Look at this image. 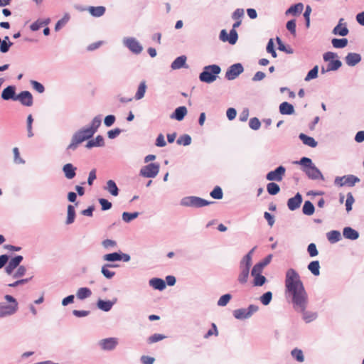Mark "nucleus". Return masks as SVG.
<instances>
[{"instance_id":"f257e3e1","label":"nucleus","mask_w":364,"mask_h":364,"mask_svg":"<svg viewBox=\"0 0 364 364\" xmlns=\"http://www.w3.org/2000/svg\"><path fill=\"white\" fill-rule=\"evenodd\" d=\"M285 287L287 291L291 296V302L294 309L302 313L303 319L309 323L317 318V314L306 311L308 304V295L304 284L300 279L299 274L294 269H289L286 272Z\"/></svg>"},{"instance_id":"f03ea898","label":"nucleus","mask_w":364,"mask_h":364,"mask_svg":"<svg viewBox=\"0 0 364 364\" xmlns=\"http://www.w3.org/2000/svg\"><path fill=\"white\" fill-rule=\"evenodd\" d=\"M101 123L102 115L98 114L92 119L90 127H82L75 132L72 136L70 144L66 148L67 154L70 155V151H75L80 144L90 139L97 132Z\"/></svg>"},{"instance_id":"7ed1b4c3","label":"nucleus","mask_w":364,"mask_h":364,"mask_svg":"<svg viewBox=\"0 0 364 364\" xmlns=\"http://www.w3.org/2000/svg\"><path fill=\"white\" fill-rule=\"evenodd\" d=\"M294 164L301 165V171L309 179L314 181L325 180L321 171L315 166L310 158L304 156L299 161H294Z\"/></svg>"},{"instance_id":"20e7f679","label":"nucleus","mask_w":364,"mask_h":364,"mask_svg":"<svg viewBox=\"0 0 364 364\" xmlns=\"http://www.w3.org/2000/svg\"><path fill=\"white\" fill-rule=\"evenodd\" d=\"M255 248L256 247H253L240 262V274L237 281L241 284H246L248 280L250 269L252 265V257Z\"/></svg>"},{"instance_id":"39448f33","label":"nucleus","mask_w":364,"mask_h":364,"mask_svg":"<svg viewBox=\"0 0 364 364\" xmlns=\"http://www.w3.org/2000/svg\"><path fill=\"white\" fill-rule=\"evenodd\" d=\"M221 68L219 65L213 64L206 65L199 75V80L205 83H212L216 80L218 75L220 73Z\"/></svg>"},{"instance_id":"423d86ee","label":"nucleus","mask_w":364,"mask_h":364,"mask_svg":"<svg viewBox=\"0 0 364 364\" xmlns=\"http://www.w3.org/2000/svg\"><path fill=\"white\" fill-rule=\"evenodd\" d=\"M4 299L9 304L0 303V318L11 316L18 311V304L13 296L6 294Z\"/></svg>"},{"instance_id":"0eeeda50","label":"nucleus","mask_w":364,"mask_h":364,"mask_svg":"<svg viewBox=\"0 0 364 364\" xmlns=\"http://www.w3.org/2000/svg\"><path fill=\"white\" fill-rule=\"evenodd\" d=\"M213 203L197 196H186L181 200L180 204L185 207L201 208Z\"/></svg>"},{"instance_id":"6e6552de","label":"nucleus","mask_w":364,"mask_h":364,"mask_svg":"<svg viewBox=\"0 0 364 364\" xmlns=\"http://www.w3.org/2000/svg\"><path fill=\"white\" fill-rule=\"evenodd\" d=\"M259 307L255 304H250L247 309L241 308L233 311V316L239 320H244L250 318L252 314L257 312Z\"/></svg>"},{"instance_id":"1a4fd4ad","label":"nucleus","mask_w":364,"mask_h":364,"mask_svg":"<svg viewBox=\"0 0 364 364\" xmlns=\"http://www.w3.org/2000/svg\"><path fill=\"white\" fill-rule=\"evenodd\" d=\"M122 41L123 45L133 54L139 55L143 50L141 43L134 37H125Z\"/></svg>"},{"instance_id":"9d476101","label":"nucleus","mask_w":364,"mask_h":364,"mask_svg":"<svg viewBox=\"0 0 364 364\" xmlns=\"http://www.w3.org/2000/svg\"><path fill=\"white\" fill-rule=\"evenodd\" d=\"M286 173V168L283 166H279L274 171H269L266 175V179L269 181L280 182L282 181Z\"/></svg>"},{"instance_id":"9b49d317","label":"nucleus","mask_w":364,"mask_h":364,"mask_svg":"<svg viewBox=\"0 0 364 364\" xmlns=\"http://www.w3.org/2000/svg\"><path fill=\"white\" fill-rule=\"evenodd\" d=\"M244 71L242 65L240 63L230 65L225 73V77L228 80L237 78Z\"/></svg>"},{"instance_id":"f8f14e48","label":"nucleus","mask_w":364,"mask_h":364,"mask_svg":"<svg viewBox=\"0 0 364 364\" xmlns=\"http://www.w3.org/2000/svg\"><path fill=\"white\" fill-rule=\"evenodd\" d=\"M159 171V165L151 163L143 166L140 170V175L146 178H153Z\"/></svg>"},{"instance_id":"ddd939ff","label":"nucleus","mask_w":364,"mask_h":364,"mask_svg":"<svg viewBox=\"0 0 364 364\" xmlns=\"http://www.w3.org/2000/svg\"><path fill=\"white\" fill-rule=\"evenodd\" d=\"M118 345V338L109 337L102 339L99 341V346L103 350L111 351L116 348Z\"/></svg>"},{"instance_id":"4468645a","label":"nucleus","mask_w":364,"mask_h":364,"mask_svg":"<svg viewBox=\"0 0 364 364\" xmlns=\"http://www.w3.org/2000/svg\"><path fill=\"white\" fill-rule=\"evenodd\" d=\"M220 39L223 41H228L231 45H235L238 39V34L236 30L232 28L230 31L229 35L227 33V31L223 29L220 33Z\"/></svg>"},{"instance_id":"2eb2a0df","label":"nucleus","mask_w":364,"mask_h":364,"mask_svg":"<svg viewBox=\"0 0 364 364\" xmlns=\"http://www.w3.org/2000/svg\"><path fill=\"white\" fill-rule=\"evenodd\" d=\"M16 101H19L23 106L31 107L33 103V95L29 91H21L17 95Z\"/></svg>"},{"instance_id":"dca6fc26","label":"nucleus","mask_w":364,"mask_h":364,"mask_svg":"<svg viewBox=\"0 0 364 364\" xmlns=\"http://www.w3.org/2000/svg\"><path fill=\"white\" fill-rule=\"evenodd\" d=\"M117 299L114 298L112 300H103L99 299L96 303L97 307L105 312L109 311L112 306L117 303Z\"/></svg>"},{"instance_id":"f3484780","label":"nucleus","mask_w":364,"mask_h":364,"mask_svg":"<svg viewBox=\"0 0 364 364\" xmlns=\"http://www.w3.org/2000/svg\"><path fill=\"white\" fill-rule=\"evenodd\" d=\"M16 87L14 85H9L1 92V98L4 100L16 101Z\"/></svg>"},{"instance_id":"a211bd4d","label":"nucleus","mask_w":364,"mask_h":364,"mask_svg":"<svg viewBox=\"0 0 364 364\" xmlns=\"http://www.w3.org/2000/svg\"><path fill=\"white\" fill-rule=\"evenodd\" d=\"M302 203V196L297 193L294 197L291 198L287 201V206L290 210L298 209Z\"/></svg>"},{"instance_id":"6ab92c4d","label":"nucleus","mask_w":364,"mask_h":364,"mask_svg":"<svg viewBox=\"0 0 364 364\" xmlns=\"http://www.w3.org/2000/svg\"><path fill=\"white\" fill-rule=\"evenodd\" d=\"M76 170L77 167L70 163L65 164L62 168V171L65 175V177L69 180H71L75 177Z\"/></svg>"},{"instance_id":"aec40b11","label":"nucleus","mask_w":364,"mask_h":364,"mask_svg":"<svg viewBox=\"0 0 364 364\" xmlns=\"http://www.w3.org/2000/svg\"><path fill=\"white\" fill-rule=\"evenodd\" d=\"M346 63L348 66H355L361 61V55L356 53H349L345 58Z\"/></svg>"},{"instance_id":"412c9836","label":"nucleus","mask_w":364,"mask_h":364,"mask_svg":"<svg viewBox=\"0 0 364 364\" xmlns=\"http://www.w3.org/2000/svg\"><path fill=\"white\" fill-rule=\"evenodd\" d=\"M105 146V139L102 135H97L95 139L89 140L85 147L87 149H92L93 147H102Z\"/></svg>"},{"instance_id":"4be33fe9","label":"nucleus","mask_w":364,"mask_h":364,"mask_svg":"<svg viewBox=\"0 0 364 364\" xmlns=\"http://www.w3.org/2000/svg\"><path fill=\"white\" fill-rule=\"evenodd\" d=\"M104 189L109 192L112 196H117L119 193V189L117 183L113 180H108Z\"/></svg>"},{"instance_id":"5701e85b","label":"nucleus","mask_w":364,"mask_h":364,"mask_svg":"<svg viewBox=\"0 0 364 364\" xmlns=\"http://www.w3.org/2000/svg\"><path fill=\"white\" fill-rule=\"evenodd\" d=\"M186 60L187 58L186 55H181L177 57L171 63V68L173 70H177L181 68H187L188 65H186Z\"/></svg>"},{"instance_id":"b1692460","label":"nucleus","mask_w":364,"mask_h":364,"mask_svg":"<svg viewBox=\"0 0 364 364\" xmlns=\"http://www.w3.org/2000/svg\"><path fill=\"white\" fill-rule=\"evenodd\" d=\"M187 108L185 106H181L177 107L175 111L171 115V118L175 119L178 121H181L184 119L187 114Z\"/></svg>"},{"instance_id":"393cba45","label":"nucleus","mask_w":364,"mask_h":364,"mask_svg":"<svg viewBox=\"0 0 364 364\" xmlns=\"http://www.w3.org/2000/svg\"><path fill=\"white\" fill-rule=\"evenodd\" d=\"M343 235L346 239L355 240L359 237V232L350 227H346L343 228Z\"/></svg>"},{"instance_id":"a878e982","label":"nucleus","mask_w":364,"mask_h":364,"mask_svg":"<svg viewBox=\"0 0 364 364\" xmlns=\"http://www.w3.org/2000/svg\"><path fill=\"white\" fill-rule=\"evenodd\" d=\"M343 21V18H341L339 20L338 24L336 26H335L334 28L333 29L332 33L334 35L346 36L348 34L349 31L346 26V24L344 23V26L341 27Z\"/></svg>"},{"instance_id":"bb28decb","label":"nucleus","mask_w":364,"mask_h":364,"mask_svg":"<svg viewBox=\"0 0 364 364\" xmlns=\"http://www.w3.org/2000/svg\"><path fill=\"white\" fill-rule=\"evenodd\" d=\"M279 112L284 115L293 114L294 113V106L287 102H284L279 105Z\"/></svg>"},{"instance_id":"cd10ccee","label":"nucleus","mask_w":364,"mask_h":364,"mask_svg":"<svg viewBox=\"0 0 364 364\" xmlns=\"http://www.w3.org/2000/svg\"><path fill=\"white\" fill-rule=\"evenodd\" d=\"M117 267H118V265L114 264H111V263L105 264L102 267L101 272L105 278L112 279L114 276L115 272L110 271L109 269V268Z\"/></svg>"},{"instance_id":"c85d7f7f","label":"nucleus","mask_w":364,"mask_h":364,"mask_svg":"<svg viewBox=\"0 0 364 364\" xmlns=\"http://www.w3.org/2000/svg\"><path fill=\"white\" fill-rule=\"evenodd\" d=\"M88 11L94 17H101L105 14L106 8L103 6H90Z\"/></svg>"},{"instance_id":"c756f323","label":"nucleus","mask_w":364,"mask_h":364,"mask_svg":"<svg viewBox=\"0 0 364 364\" xmlns=\"http://www.w3.org/2000/svg\"><path fill=\"white\" fill-rule=\"evenodd\" d=\"M304 9V4L302 3H298L290 6L285 12L286 15H294L296 16L300 14Z\"/></svg>"},{"instance_id":"7c9ffc66","label":"nucleus","mask_w":364,"mask_h":364,"mask_svg":"<svg viewBox=\"0 0 364 364\" xmlns=\"http://www.w3.org/2000/svg\"><path fill=\"white\" fill-rule=\"evenodd\" d=\"M299 138L302 142L310 147L314 148L317 146V141L311 136H307L305 134L301 133Z\"/></svg>"},{"instance_id":"2f4dec72","label":"nucleus","mask_w":364,"mask_h":364,"mask_svg":"<svg viewBox=\"0 0 364 364\" xmlns=\"http://www.w3.org/2000/svg\"><path fill=\"white\" fill-rule=\"evenodd\" d=\"M92 295V291L88 287H80L77 289L76 296L80 300H84Z\"/></svg>"},{"instance_id":"473e14b6","label":"nucleus","mask_w":364,"mask_h":364,"mask_svg":"<svg viewBox=\"0 0 364 364\" xmlns=\"http://www.w3.org/2000/svg\"><path fill=\"white\" fill-rule=\"evenodd\" d=\"M345 181L343 183H341V187L344 186H348L352 187L355 186V184L360 181V178L354 175H346L344 176Z\"/></svg>"},{"instance_id":"72a5a7b5","label":"nucleus","mask_w":364,"mask_h":364,"mask_svg":"<svg viewBox=\"0 0 364 364\" xmlns=\"http://www.w3.org/2000/svg\"><path fill=\"white\" fill-rule=\"evenodd\" d=\"M75 210L73 205H68L67 208V219L65 223L70 225L74 223L75 218Z\"/></svg>"},{"instance_id":"f704fd0d","label":"nucleus","mask_w":364,"mask_h":364,"mask_svg":"<svg viewBox=\"0 0 364 364\" xmlns=\"http://www.w3.org/2000/svg\"><path fill=\"white\" fill-rule=\"evenodd\" d=\"M146 85L145 81H141L138 87L136 92L135 93L134 98L136 100H141L144 97L146 90Z\"/></svg>"},{"instance_id":"c9c22d12","label":"nucleus","mask_w":364,"mask_h":364,"mask_svg":"<svg viewBox=\"0 0 364 364\" xmlns=\"http://www.w3.org/2000/svg\"><path fill=\"white\" fill-rule=\"evenodd\" d=\"M327 238L331 243H335L341 240V235L338 230H331L327 233Z\"/></svg>"},{"instance_id":"e433bc0d","label":"nucleus","mask_w":364,"mask_h":364,"mask_svg":"<svg viewBox=\"0 0 364 364\" xmlns=\"http://www.w3.org/2000/svg\"><path fill=\"white\" fill-rule=\"evenodd\" d=\"M308 269L314 275L320 274V264L318 260L312 261L308 264Z\"/></svg>"},{"instance_id":"4c0bfd02","label":"nucleus","mask_w":364,"mask_h":364,"mask_svg":"<svg viewBox=\"0 0 364 364\" xmlns=\"http://www.w3.org/2000/svg\"><path fill=\"white\" fill-rule=\"evenodd\" d=\"M314 210L315 208L313 203L309 200L305 201L302 208L303 213L306 215H311L314 214Z\"/></svg>"},{"instance_id":"58836bf2","label":"nucleus","mask_w":364,"mask_h":364,"mask_svg":"<svg viewBox=\"0 0 364 364\" xmlns=\"http://www.w3.org/2000/svg\"><path fill=\"white\" fill-rule=\"evenodd\" d=\"M70 16L68 13H65L63 16L57 21L55 26V31H59L63 26L66 25L68 22L70 21Z\"/></svg>"},{"instance_id":"ea45409f","label":"nucleus","mask_w":364,"mask_h":364,"mask_svg":"<svg viewBox=\"0 0 364 364\" xmlns=\"http://www.w3.org/2000/svg\"><path fill=\"white\" fill-rule=\"evenodd\" d=\"M176 279L174 276L168 275L166 277V281L161 279V291L164 289L166 284L168 286H173L176 284Z\"/></svg>"},{"instance_id":"a19ab883","label":"nucleus","mask_w":364,"mask_h":364,"mask_svg":"<svg viewBox=\"0 0 364 364\" xmlns=\"http://www.w3.org/2000/svg\"><path fill=\"white\" fill-rule=\"evenodd\" d=\"M267 191L269 195L274 196L279 193V186L274 182L269 183L267 185Z\"/></svg>"},{"instance_id":"79ce46f5","label":"nucleus","mask_w":364,"mask_h":364,"mask_svg":"<svg viewBox=\"0 0 364 364\" xmlns=\"http://www.w3.org/2000/svg\"><path fill=\"white\" fill-rule=\"evenodd\" d=\"M332 45L336 48H345L348 44L347 38H333L331 41Z\"/></svg>"},{"instance_id":"37998d69","label":"nucleus","mask_w":364,"mask_h":364,"mask_svg":"<svg viewBox=\"0 0 364 364\" xmlns=\"http://www.w3.org/2000/svg\"><path fill=\"white\" fill-rule=\"evenodd\" d=\"M342 65L340 60H332L328 64L326 71H335L338 70Z\"/></svg>"},{"instance_id":"c03bdc74","label":"nucleus","mask_w":364,"mask_h":364,"mask_svg":"<svg viewBox=\"0 0 364 364\" xmlns=\"http://www.w3.org/2000/svg\"><path fill=\"white\" fill-rule=\"evenodd\" d=\"M252 276L254 277L253 286L255 287H262L267 282L266 277L261 274Z\"/></svg>"},{"instance_id":"a18cd8bd","label":"nucleus","mask_w":364,"mask_h":364,"mask_svg":"<svg viewBox=\"0 0 364 364\" xmlns=\"http://www.w3.org/2000/svg\"><path fill=\"white\" fill-rule=\"evenodd\" d=\"M139 215V212H133V213H129V212H124L122 213V220L125 223H130L133 220L136 219Z\"/></svg>"},{"instance_id":"49530a36","label":"nucleus","mask_w":364,"mask_h":364,"mask_svg":"<svg viewBox=\"0 0 364 364\" xmlns=\"http://www.w3.org/2000/svg\"><path fill=\"white\" fill-rule=\"evenodd\" d=\"M291 356L298 362L302 363L304 360L303 351L299 348H294L291 351Z\"/></svg>"},{"instance_id":"de8ad7c7","label":"nucleus","mask_w":364,"mask_h":364,"mask_svg":"<svg viewBox=\"0 0 364 364\" xmlns=\"http://www.w3.org/2000/svg\"><path fill=\"white\" fill-rule=\"evenodd\" d=\"M103 259L109 262L119 261V252L106 254L103 256Z\"/></svg>"},{"instance_id":"09e8293b","label":"nucleus","mask_w":364,"mask_h":364,"mask_svg":"<svg viewBox=\"0 0 364 364\" xmlns=\"http://www.w3.org/2000/svg\"><path fill=\"white\" fill-rule=\"evenodd\" d=\"M178 145L188 146L191 143V137L188 134H183L176 141Z\"/></svg>"},{"instance_id":"8fccbe9b","label":"nucleus","mask_w":364,"mask_h":364,"mask_svg":"<svg viewBox=\"0 0 364 364\" xmlns=\"http://www.w3.org/2000/svg\"><path fill=\"white\" fill-rule=\"evenodd\" d=\"M318 66L315 65L311 70L309 71L306 75L304 80L310 81L311 80L316 79L318 77Z\"/></svg>"},{"instance_id":"3c124183","label":"nucleus","mask_w":364,"mask_h":364,"mask_svg":"<svg viewBox=\"0 0 364 364\" xmlns=\"http://www.w3.org/2000/svg\"><path fill=\"white\" fill-rule=\"evenodd\" d=\"M210 196L217 200L222 199L223 197V190L220 186H215L210 193Z\"/></svg>"},{"instance_id":"603ef678","label":"nucleus","mask_w":364,"mask_h":364,"mask_svg":"<svg viewBox=\"0 0 364 364\" xmlns=\"http://www.w3.org/2000/svg\"><path fill=\"white\" fill-rule=\"evenodd\" d=\"M13 153H14V162L16 164H24L26 163L25 160L23 159L20 156L19 150L17 147H14L13 149Z\"/></svg>"},{"instance_id":"864d4df0","label":"nucleus","mask_w":364,"mask_h":364,"mask_svg":"<svg viewBox=\"0 0 364 364\" xmlns=\"http://www.w3.org/2000/svg\"><path fill=\"white\" fill-rule=\"evenodd\" d=\"M272 299V293L271 291H267L259 297L261 303L264 306L268 305L271 302Z\"/></svg>"},{"instance_id":"5fc2aeb1","label":"nucleus","mask_w":364,"mask_h":364,"mask_svg":"<svg viewBox=\"0 0 364 364\" xmlns=\"http://www.w3.org/2000/svg\"><path fill=\"white\" fill-rule=\"evenodd\" d=\"M232 299V295L230 294H226L220 297L218 301V306H225L230 300Z\"/></svg>"},{"instance_id":"6e6d98bb","label":"nucleus","mask_w":364,"mask_h":364,"mask_svg":"<svg viewBox=\"0 0 364 364\" xmlns=\"http://www.w3.org/2000/svg\"><path fill=\"white\" fill-rule=\"evenodd\" d=\"M98 202H99V203L101 205V209H102V211L108 210L112 206V203L109 202L108 200H107L105 198H99L98 199Z\"/></svg>"},{"instance_id":"4d7b16f0","label":"nucleus","mask_w":364,"mask_h":364,"mask_svg":"<svg viewBox=\"0 0 364 364\" xmlns=\"http://www.w3.org/2000/svg\"><path fill=\"white\" fill-rule=\"evenodd\" d=\"M26 273V268L25 266H19L17 267V270L12 274V277L14 279H18L24 276Z\"/></svg>"},{"instance_id":"13d9d810","label":"nucleus","mask_w":364,"mask_h":364,"mask_svg":"<svg viewBox=\"0 0 364 364\" xmlns=\"http://www.w3.org/2000/svg\"><path fill=\"white\" fill-rule=\"evenodd\" d=\"M249 126L253 130H258L261 126V122L257 117H252L249 121Z\"/></svg>"},{"instance_id":"bf43d9fd","label":"nucleus","mask_w":364,"mask_h":364,"mask_svg":"<svg viewBox=\"0 0 364 364\" xmlns=\"http://www.w3.org/2000/svg\"><path fill=\"white\" fill-rule=\"evenodd\" d=\"M32 87L39 93H43L45 91L44 86L36 80H31L30 81Z\"/></svg>"},{"instance_id":"052dcab7","label":"nucleus","mask_w":364,"mask_h":364,"mask_svg":"<svg viewBox=\"0 0 364 364\" xmlns=\"http://www.w3.org/2000/svg\"><path fill=\"white\" fill-rule=\"evenodd\" d=\"M23 257L21 255H16L15 257H12L9 262L14 267V268L18 267L21 264V262L23 261Z\"/></svg>"},{"instance_id":"680f3d73","label":"nucleus","mask_w":364,"mask_h":364,"mask_svg":"<svg viewBox=\"0 0 364 364\" xmlns=\"http://www.w3.org/2000/svg\"><path fill=\"white\" fill-rule=\"evenodd\" d=\"M211 326L212 328L208 331V332L204 335V338H208L209 337L212 336H217L218 335V328H217V326L215 325V323H213L211 324Z\"/></svg>"},{"instance_id":"e2e57ef3","label":"nucleus","mask_w":364,"mask_h":364,"mask_svg":"<svg viewBox=\"0 0 364 364\" xmlns=\"http://www.w3.org/2000/svg\"><path fill=\"white\" fill-rule=\"evenodd\" d=\"M355 200L351 193H348L347 194V198L346 200V207L347 212H349L352 210V205L354 203Z\"/></svg>"},{"instance_id":"0e129e2a","label":"nucleus","mask_w":364,"mask_h":364,"mask_svg":"<svg viewBox=\"0 0 364 364\" xmlns=\"http://www.w3.org/2000/svg\"><path fill=\"white\" fill-rule=\"evenodd\" d=\"M116 121V117L113 114H109L104 119V124L107 127H109L114 124Z\"/></svg>"},{"instance_id":"69168bd1","label":"nucleus","mask_w":364,"mask_h":364,"mask_svg":"<svg viewBox=\"0 0 364 364\" xmlns=\"http://www.w3.org/2000/svg\"><path fill=\"white\" fill-rule=\"evenodd\" d=\"M307 251H308V253L309 254L310 257H316L318 254V250L314 243H310L308 245Z\"/></svg>"},{"instance_id":"338daca9","label":"nucleus","mask_w":364,"mask_h":364,"mask_svg":"<svg viewBox=\"0 0 364 364\" xmlns=\"http://www.w3.org/2000/svg\"><path fill=\"white\" fill-rule=\"evenodd\" d=\"M244 16V9H237L232 14V18L235 21L241 20V18Z\"/></svg>"},{"instance_id":"774afa93","label":"nucleus","mask_w":364,"mask_h":364,"mask_svg":"<svg viewBox=\"0 0 364 364\" xmlns=\"http://www.w3.org/2000/svg\"><path fill=\"white\" fill-rule=\"evenodd\" d=\"M122 130L121 129L115 128L107 132V136L110 139H114L117 137L122 133Z\"/></svg>"}]
</instances>
